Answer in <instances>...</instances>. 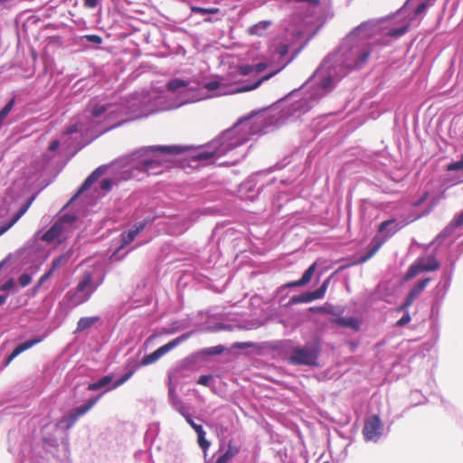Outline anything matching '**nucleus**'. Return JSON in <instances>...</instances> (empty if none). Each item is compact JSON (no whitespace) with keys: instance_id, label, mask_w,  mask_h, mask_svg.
<instances>
[{"instance_id":"1","label":"nucleus","mask_w":463,"mask_h":463,"mask_svg":"<svg viewBox=\"0 0 463 463\" xmlns=\"http://www.w3.org/2000/svg\"><path fill=\"white\" fill-rule=\"evenodd\" d=\"M378 22L366 21L354 28L336 50L328 53L312 75L286 99L298 98L283 109L288 117L308 112L330 94L337 84L354 71L363 69L373 52L371 39L381 30Z\"/></svg>"},{"instance_id":"2","label":"nucleus","mask_w":463,"mask_h":463,"mask_svg":"<svg viewBox=\"0 0 463 463\" xmlns=\"http://www.w3.org/2000/svg\"><path fill=\"white\" fill-rule=\"evenodd\" d=\"M255 115V112H251L249 116L241 118L232 128L222 131L217 138L198 148L181 145L143 146L132 154L134 160L137 161L135 167L148 175H157L167 167L165 156L184 152H188L193 162H198L201 165L214 164L221 156L245 145L253 134L268 133L269 125L263 120L260 122L259 129L252 128L250 120Z\"/></svg>"},{"instance_id":"3","label":"nucleus","mask_w":463,"mask_h":463,"mask_svg":"<svg viewBox=\"0 0 463 463\" xmlns=\"http://www.w3.org/2000/svg\"><path fill=\"white\" fill-rule=\"evenodd\" d=\"M166 89L167 93L160 92L146 95L140 100L135 101L132 107L138 103V117H147L156 112L175 109L203 99L197 90L189 87L188 81L178 78L169 80Z\"/></svg>"},{"instance_id":"4","label":"nucleus","mask_w":463,"mask_h":463,"mask_svg":"<svg viewBox=\"0 0 463 463\" xmlns=\"http://www.w3.org/2000/svg\"><path fill=\"white\" fill-rule=\"evenodd\" d=\"M281 346L288 353V362L295 366H318V359L322 352V339L316 335L303 345H293L291 340H285Z\"/></svg>"},{"instance_id":"5","label":"nucleus","mask_w":463,"mask_h":463,"mask_svg":"<svg viewBox=\"0 0 463 463\" xmlns=\"http://www.w3.org/2000/svg\"><path fill=\"white\" fill-rule=\"evenodd\" d=\"M224 350L225 346L222 345L202 348L180 360L172 372H174V375L178 374L183 377L184 376V371L193 370L207 362L211 357L222 354Z\"/></svg>"},{"instance_id":"6","label":"nucleus","mask_w":463,"mask_h":463,"mask_svg":"<svg viewBox=\"0 0 463 463\" xmlns=\"http://www.w3.org/2000/svg\"><path fill=\"white\" fill-rule=\"evenodd\" d=\"M401 228L402 226L396 222L394 219L382 222L378 226L377 234L373 237L367 251L359 256L358 262L364 263L369 260L380 250L385 241L393 236Z\"/></svg>"},{"instance_id":"7","label":"nucleus","mask_w":463,"mask_h":463,"mask_svg":"<svg viewBox=\"0 0 463 463\" xmlns=\"http://www.w3.org/2000/svg\"><path fill=\"white\" fill-rule=\"evenodd\" d=\"M99 284L100 281L94 283L92 274L86 271L83 273L76 288L68 291L65 298L71 306H79L90 299V296L95 292Z\"/></svg>"},{"instance_id":"8","label":"nucleus","mask_w":463,"mask_h":463,"mask_svg":"<svg viewBox=\"0 0 463 463\" xmlns=\"http://www.w3.org/2000/svg\"><path fill=\"white\" fill-rule=\"evenodd\" d=\"M383 432V424L377 414L368 417L363 428V435L365 441L377 442Z\"/></svg>"},{"instance_id":"9","label":"nucleus","mask_w":463,"mask_h":463,"mask_svg":"<svg viewBox=\"0 0 463 463\" xmlns=\"http://www.w3.org/2000/svg\"><path fill=\"white\" fill-rule=\"evenodd\" d=\"M116 111L115 107L110 103H100L99 97H94L88 102L85 112L92 119H98L102 116H107Z\"/></svg>"},{"instance_id":"10","label":"nucleus","mask_w":463,"mask_h":463,"mask_svg":"<svg viewBox=\"0 0 463 463\" xmlns=\"http://www.w3.org/2000/svg\"><path fill=\"white\" fill-rule=\"evenodd\" d=\"M316 269H317V262H314L304 271V273L302 274V276L299 279L287 282V283L281 285L280 287H279L276 290L277 296L284 298L286 296L285 291L287 288H302V287H305L306 285H307L311 281V279L315 274Z\"/></svg>"},{"instance_id":"11","label":"nucleus","mask_w":463,"mask_h":463,"mask_svg":"<svg viewBox=\"0 0 463 463\" xmlns=\"http://www.w3.org/2000/svg\"><path fill=\"white\" fill-rule=\"evenodd\" d=\"M463 226V210L457 213L452 221L436 236L433 243L441 245L444 241L450 237L456 228Z\"/></svg>"},{"instance_id":"12","label":"nucleus","mask_w":463,"mask_h":463,"mask_svg":"<svg viewBox=\"0 0 463 463\" xmlns=\"http://www.w3.org/2000/svg\"><path fill=\"white\" fill-rule=\"evenodd\" d=\"M42 340L43 339L41 337H33L16 345L13 351L5 358L4 366H8L15 357H17L23 352L30 349L36 344H39L40 342H42Z\"/></svg>"},{"instance_id":"13","label":"nucleus","mask_w":463,"mask_h":463,"mask_svg":"<svg viewBox=\"0 0 463 463\" xmlns=\"http://www.w3.org/2000/svg\"><path fill=\"white\" fill-rule=\"evenodd\" d=\"M454 270H455V261L454 260H452L450 262V265L449 267H447L443 269L441 278H440L438 285L436 286L437 293L438 294L441 293L442 297H444L447 294V292L451 285V280H452V276H453Z\"/></svg>"},{"instance_id":"14","label":"nucleus","mask_w":463,"mask_h":463,"mask_svg":"<svg viewBox=\"0 0 463 463\" xmlns=\"http://www.w3.org/2000/svg\"><path fill=\"white\" fill-rule=\"evenodd\" d=\"M263 175H265V171H260L250 175L244 182L241 184L240 191L245 193L256 192L257 194H260L266 184H260L258 187L256 186L258 184L259 177L262 176Z\"/></svg>"},{"instance_id":"15","label":"nucleus","mask_w":463,"mask_h":463,"mask_svg":"<svg viewBox=\"0 0 463 463\" xmlns=\"http://www.w3.org/2000/svg\"><path fill=\"white\" fill-rule=\"evenodd\" d=\"M114 379V376L112 373L106 374L99 379H98L95 382L90 383L87 386L88 391L96 392L99 390H103L99 394L101 396L110 392L111 390H109V388L112 385V380Z\"/></svg>"},{"instance_id":"16","label":"nucleus","mask_w":463,"mask_h":463,"mask_svg":"<svg viewBox=\"0 0 463 463\" xmlns=\"http://www.w3.org/2000/svg\"><path fill=\"white\" fill-rule=\"evenodd\" d=\"M194 331L192 330V331L185 332V333L180 335L176 338H175V339L171 340L170 342L158 347L157 351L159 352L161 356L165 355V354H167L168 352H170L171 350H173L174 348L178 346L180 344H182L184 341H186L187 339H189L194 335Z\"/></svg>"},{"instance_id":"17","label":"nucleus","mask_w":463,"mask_h":463,"mask_svg":"<svg viewBox=\"0 0 463 463\" xmlns=\"http://www.w3.org/2000/svg\"><path fill=\"white\" fill-rule=\"evenodd\" d=\"M100 398L101 394L91 396L88 398L83 404L72 408L71 411L80 419V417L84 416L88 411H90L99 401Z\"/></svg>"},{"instance_id":"18","label":"nucleus","mask_w":463,"mask_h":463,"mask_svg":"<svg viewBox=\"0 0 463 463\" xmlns=\"http://www.w3.org/2000/svg\"><path fill=\"white\" fill-rule=\"evenodd\" d=\"M321 299L316 290H307L299 295L292 296L288 305H298L302 303H310L314 300Z\"/></svg>"},{"instance_id":"19","label":"nucleus","mask_w":463,"mask_h":463,"mask_svg":"<svg viewBox=\"0 0 463 463\" xmlns=\"http://www.w3.org/2000/svg\"><path fill=\"white\" fill-rule=\"evenodd\" d=\"M65 231L63 227L61 226V222H57L56 221L50 226V228L43 233V241L51 243L57 240Z\"/></svg>"},{"instance_id":"20","label":"nucleus","mask_w":463,"mask_h":463,"mask_svg":"<svg viewBox=\"0 0 463 463\" xmlns=\"http://www.w3.org/2000/svg\"><path fill=\"white\" fill-rule=\"evenodd\" d=\"M333 322L341 327L352 328L358 331L361 326V322L354 317H339L333 319Z\"/></svg>"},{"instance_id":"21","label":"nucleus","mask_w":463,"mask_h":463,"mask_svg":"<svg viewBox=\"0 0 463 463\" xmlns=\"http://www.w3.org/2000/svg\"><path fill=\"white\" fill-rule=\"evenodd\" d=\"M78 420L79 418L75 416L70 410L57 420L56 426L58 428L68 430H71Z\"/></svg>"},{"instance_id":"22","label":"nucleus","mask_w":463,"mask_h":463,"mask_svg":"<svg viewBox=\"0 0 463 463\" xmlns=\"http://www.w3.org/2000/svg\"><path fill=\"white\" fill-rule=\"evenodd\" d=\"M95 182L96 178L94 177V175H90L80 185V187L77 189L75 194L71 196V198L68 201L64 207H67L69 204L76 201L82 194L88 191Z\"/></svg>"},{"instance_id":"23","label":"nucleus","mask_w":463,"mask_h":463,"mask_svg":"<svg viewBox=\"0 0 463 463\" xmlns=\"http://www.w3.org/2000/svg\"><path fill=\"white\" fill-rule=\"evenodd\" d=\"M240 452V448L233 446L232 441L228 443V447L224 452L220 454L215 463H228L232 458H234Z\"/></svg>"},{"instance_id":"24","label":"nucleus","mask_w":463,"mask_h":463,"mask_svg":"<svg viewBox=\"0 0 463 463\" xmlns=\"http://www.w3.org/2000/svg\"><path fill=\"white\" fill-rule=\"evenodd\" d=\"M181 378L178 374L174 375V372H169L168 373V401L169 403L180 399L176 392L177 383H175L173 381H178Z\"/></svg>"},{"instance_id":"25","label":"nucleus","mask_w":463,"mask_h":463,"mask_svg":"<svg viewBox=\"0 0 463 463\" xmlns=\"http://www.w3.org/2000/svg\"><path fill=\"white\" fill-rule=\"evenodd\" d=\"M60 144L61 143L59 139H54L49 144L48 150L44 152L42 156L43 166H47L51 164L52 160L54 157V154L60 146Z\"/></svg>"},{"instance_id":"26","label":"nucleus","mask_w":463,"mask_h":463,"mask_svg":"<svg viewBox=\"0 0 463 463\" xmlns=\"http://www.w3.org/2000/svg\"><path fill=\"white\" fill-rule=\"evenodd\" d=\"M419 260H421V266L424 272L437 270L440 266V263L433 255H428L426 258L419 257Z\"/></svg>"},{"instance_id":"27","label":"nucleus","mask_w":463,"mask_h":463,"mask_svg":"<svg viewBox=\"0 0 463 463\" xmlns=\"http://www.w3.org/2000/svg\"><path fill=\"white\" fill-rule=\"evenodd\" d=\"M99 320V317H80L77 323V327L74 333L82 332L90 328Z\"/></svg>"},{"instance_id":"28","label":"nucleus","mask_w":463,"mask_h":463,"mask_svg":"<svg viewBox=\"0 0 463 463\" xmlns=\"http://www.w3.org/2000/svg\"><path fill=\"white\" fill-rule=\"evenodd\" d=\"M421 272H424L421 266V260H420L419 258H417L416 260L412 264H411V266L407 269L403 280L409 281Z\"/></svg>"},{"instance_id":"29","label":"nucleus","mask_w":463,"mask_h":463,"mask_svg":"<svg viewBox=\"0 0 463 463\" xmlns=\"http://www.w3.org/2000/svg\"><path fill=\"white\" fill-rule=\"evenodd\" d=\"M271 25L270 21H260L253 25H251L248 32L250 35L262 36L266 30Z\"/></svg>"},{"instance_id":"30","label":"nucleus","mask_w":463,"mask_h":463,"mask_svg":"<svg viewBox=\"0 0 463 463\" xmlns=\"http://www.w3.org/2000/svg\"><path fill=\"white\" fill-rule=\"evenodd\" d=\"M410 27V23L405 22L402 25L398 27H392L387 30V32L384 33V36L392 37V38H399L402 35H404Z\"/></svg>"},{"instance_id":"31","label":"nucleus","mask_w":463,"mask_h":463,"mask_svg":"<svg viewBox=\"0 0 463 463\" xmlns=\"http://www.w3.org/2000/svg\"><path fill=\"white\" fill-rule=\"evenodd\" d=\"M432 5V3H428L426 1H423V2H420L414 9L412 12L409 13L408 14V11H406L405 14H403L402 15H407L409 17L410 20H413L415 18H417L419 15H420L421 14H424L426 12V10L428 9L429 6ZM409 10V8L407 9ZM399 15H402L401 14L398 13Z\"/></svg>"},{"instance_id":"32","label":"nucleus","mask_w":463,"mask_h":463,"mask_svg":"<svg viewBox=\"0 0 463 463\" xmlns=\"http://www.w3.org/2000/svg\"><path fill=\"white\" fill-rule=\"evenodd\" d=\"M137 235V230H133L132 228L129 229L128 231L123 232L121 234V246L113 253V256H115L118 251L120 250L121 248H124L126 247L127 245L130 244L136 238V236Z\"/></svg>"},{"instance_id":"33","label":"nucleus","mask_w":463,"mask_h":463,"mask_svg":"<svg viewBox=\"0 0 463 463\" xmlns=\"http://www.w3.org/2000/svg\"><path fill=\"white\" fill-rule=\"evenodd\" d=\"M71 258V251H67L66 253L61 254L52 259V263L48 270L53 274V272L58 269L62 263L67 261Z\"/></svg>"},{"instance_id":"34","label":"nucleus","mask_w":463,"mask_h":463,"mask_svg":"<svg viewBox=\"0 0 463 463\" xmlns=\"http://www.w3.org/2000/svg\"><path fill=\"white\" fill-rule=\"evenodd\" d=\"M78 221V216L75 213H64L56 222H61V226L64 230L71 228Z\"/></svg>"},{"instance_id":"35","label":"nucleus","mask_w":463,"mask_h":463,"mask_svg":"<svg viewBox=\"0 0 463 463\" xmlns=\"http://www.w3.org/2000/svg\"><path fill=\"white\" fill-rule=\"evenodd\" d=\"M158 433H159L158 423L150 424L145 433V436H144L145 442L152 444L154 442L155 439L156 438V436L158 435Z\"/></svg>"},{"instance_id":"36","label":"nucleus","mask_w":463,"mask_h":463,"mask_svg":"<svg viewBox=\"0 0 463 463\" xmlns=\"http://www.w3.org/2000/svg\"><path fill=\"white\" fill-rule=\"evenodd\" d=\"M16 99L14 96L11 98L6 104L0 109V127H2L4 120L8 116V114L12 111L15 105Z\"/></svg>"},{"instance_id":"37","label":"nucleus","mask_w":463,"mask_h":463,"mask_svg":"<svg viewBox=\"0 0 463 463\" xmlns=\"http://www.w3.org/2000/svg\"><path fill=\"white\" fill-rule=\"evenodd\" d=\"M196 434H197V443H198V446L202 449V450L203 451L204 456H205L206 455V451L209 449L211 443L206 439V432L203 430V428L202 430H199V431H197Z\"/></svg>"},{"instance_id":"38","label":"nucleus","mask_w":463,"mask_h":463,"mask_svg":"<svg viewBox=\"0 0 463 463\" xmlns=\"http://www.w3.org/2000/svg\"><path fill=\"white\" fill-rule=\"evenodd\" d=\"M142 366L144 365L141 364V360L138 361L136 358H129L126 363L125 371L132 376Z\"/></svg>"},{"instance_id":"39","label":"nucleus","mask_w":463,"mask_h":463,"mask_svg":"<svg viewBox=\"0 0 463 463\" xmlns=\"http://www.w3.org/2000/svg\"><path fill=\"white\" fill-rule=\"evenodd\" d=\"M172 405V407L176 411H178L184 418V415H188L190 412V407L188 405H186L183 401L182 399H178L175 402H173L172 403H170Z\"/></svg>"},{"instance_id":"40","label":"nucleus","mask_w":463,"mask_h":463,"mask_svg":"<svg viewBox=\"0 0 463 463\" xmlns=\"http://www.w3.org/2000/svg\"><path fill=\"white\" fill-rule=\"evenodd\" d=\"M161 357H162L161 354H159V352L156 349L150 354H145L143 356V358L141 359V364H143L144 366L156 363Z\"/></svg>"},{"instance_id":"41","label":"nucleus","mask_w":463,"mask_h":463,"mask_svg":"<svg viewBox=\"0 0 463 463\" xmlns=\"http://www.w3.org/2000/svg\"><path fill=\"white\" fill-rule=\"evenodd\" d=\"M197 384L206 386L211 388L213 391L215 389V384L213 383V374H203L200 375L196 381Z\"/></svg>"},{"instance_id":"42","label":"nucleus","mask_w":463,"mask_h":463,"mask_svg":"<svg viewBox=\"0 0 463 463\" xmlns=\"http://www.w3.org/2000/svg\"><path fill=\"white\" fill-rule=\"evenodd\" d=\"M43 443L46 445L47 451H52L59 447L58 439L51 434H47L45 438H43Z\"/></svg>"},{"instance_id":"43","label":"nucleus","mask_w":463,"mask_h":463,"mask_svg":"<svg viewBox=\"0 0 463 463\" xmlns=\"http://www.w3.org/2000/svg\"><path fill=\"white\" fill-rule=\"evenodd\" d=\"M308 310L311 313L334 314V307L329 304H326L324 306L310 307Z\"/></svg>"},{"instance_id":"44","label":"nucleus","mask_w":463,"mask_h":463,"mask_svg":"<svg viewBox=\"0 0 463 463\" xmlns=\"http://www.w3.org/2000/svg\"><path fill=\"white\" fill-rule=\"evenodd\" d=\"M33 200L34 196H32L21 206V208L12 217L14 222H16L26 213Z\"/></svg>"},{"instance_id":"45","label":"nucleus","mask_w":463,"mask_h":463,"mask_svg":"<svg viewBox=\"0 0 463 463\" xmlns=\"http://www.w3.org/2000/svg\"><path fill=\"white\" fill-rule=\"evenodd\" d=\"M192 12L194 14H215L220 13V9L218 7H210V8H204L201 6H193Z\"/></svg>"},{"instance_id":"46","label":"nucleus","mask_w":463,"mask_h":463,"mask_svg":"<svg viewBox=\"0 0 463 463\" xmlns=\"http://www.w3.org/2000/svg\"><path fill=\"white\" fill-rule=\"evenodd\" d=\"M132 376L126 372L122 376L118 378L116 381L112 380V385L109 388V390H115L116 388H118V387L121 386L122 384H124Z\"/></svg>"},{"instance_id":"47","label":"nucleus","mask_w":463,"mask_h":463,"mask_svg":"<svg viewBox=\"0 0 463 463\" xmlns=\"http://www.w3.org/2000/svg\"><path fill=\"white\" fill-rule=\"evenodd\" d=\"M132 376L126 372L122 376L118 378L116 381L112 380V385L109 388V390H115L116 388H118V387L121 386L122 384H124Z\"/></svg>"},{"instance_id":"48","label":"nucleus","mask_w":463,"mask_h":463,"mask_svg":"<svg viewBox=\"0 0 463 463\" xmlns=\"http://www.w3.org/2000/svg\"><path fill=\"white\" fill-rule=\"evenodd\" d=\"M402 313V317L397 320V322L395 323V326L397 327H403L405 326L406 325H408L411 320V317L410 315V312L409 311H401Z\"/></svg>"},{"instance_id":"49","label":"nucleus","mask_w":463,"mask_h":463,"mask_svg":"<svg viewBox=\"0 0 463 463\" xmlns=\"http://www.w3.org/2000/svg\"><path fill=\"white\" fill-rule=\"evenodd\" d=\"M279 71V70H276V71H272V72H270V73L266 74L265 76H263V77L261 78V80H257V81H256L253 85H251V86H246V87H244V88H243V90H253V89L258 88L263 80H266L270 79L272 76H274V75H275L276 73H278Z\"/></svg>"},{"instance_id":"50","label":"nucleus","mask_w":463,"mask_h":463,"mask_svg":"<svg viewBox=\"0 0 463 463\" xmlns=\"http://www.w3.org/2000/svg\"><path fill=\"white\" fill-rule=\"evenodd\" d=\"M114 185L113 180L111 178L106 177L102 179L99 183V188L105 193H109L112 190Z\"/></svg>"},{"instance_id":"51","label":"nucleus","mask_w":463,"mask_h":463,"mask_svg":"<svg viewBox=\"0 0 463 463\" xmlns=\"http://www.w3.org/2000/svg\"><path fill=\"white\" fill-rule=\"evenodd\" d=\"M83 39H85L88 43L94 45H99L102 43V38L98 34H86L83 36Z\"/></svg>"},{"instance_id":"52","label":"nucleus","mask_w":463,"mask_h":463,"mask_svg":"<svg viewBox=\"0 0 463 463\" xmlns=\"http://www.w3.org/2000/svg\"><path fill=\"white\" fill-rule=\"evenodd\" d=\"M331 277L326 278L322 284L319 286L318 288L316 289L317 293L320 297V298H323L326 295V292L327 290L328 285L330 283Z\"/></svg>"},{"instance_id":"53","label":"nucleus","mask_w":463,"mask_h":463,"mask_svg":"<svg viewBox=\"0 0 463 463\" xmlns=\"http://www.w3.org/2000/svg\"><path fill=\"white\" fill-rule=\"evenodd\" d=\"M184 420L195 432L199 431V430H202L203 428L202 424L196 423L194 421V417L191 413H189L188 415H184Z\"/></svg>"},{"instance_id":"54","label":"nucleus","mask_w":463,"mask_h":463,"mask_svg":"<svg viewBox=\"0 0 463 463\" xmlns=\"http://www.w3.org/2000/svg\"><path fill=\"white\" fill-rule=\"evenodd\" d=\"M461 169H463V155L459 160L453 161L447 165L448 171H458Z\"/></svg>"},{"instance_id":"55","label":"nucleus","mask_w":463,"mask_h":463,"mask_svg":"<svg viewBox=\"0 0 463 463\" xmlns=\"http://www.w3.org/2000/svg\"><path fill=\"white\" fill-rule=\"evenodd\" d=\"M289 46L287 43H280L276 48V52L280 58L287 56Z\"/></svg>"},{"instance_id":"56","label":"nucleus","mask_w":463,"mask_h":463,"mask_svg":"<svg viewBox=\"0 0 463 463\" xmlns=\"http://www.w3.org/2000/svg\"><path fill=\"white\" fill-rule=\"evenodd\" d=\"M241 74L250 75L255 73L253 64H242L239 68Z\"/></svg>"},{"instance_id":"57","label":"nucleus","mask_w":463,"mask_h":463,"mask_svg":"<svg viewBox=\"0 0 463 463\" xmlns=\"http://www.w3.org/2000/svg\"><path fill=\"white\" fill-rule=\"evenodd\" d=\"M103 0H83V5L86 8L95 9L100 7Z\"/></svg>"},{"instance_id":"58","label":"nucleus","mask_w":463,"mask_h":463,"mask_svg":"<svg viewBox=\"0 0 463 463\" xmlns=\"http://www.w3.org/2000/svg\"><path fill=\"white\" fill-rule=\"evenodd\" d=\"M108 168L109 166L107 165H101L99 167H97L90 175H94L97 181L101 175H103L107 172Z\"/></svg>"},{"instance_id":"59","label":"nucleus","mask_w":463,"mask_h":463,"mask_svg":"<svg viewBox=\"0 0 463 463\" xmlns=\"http://www.w3.org/2000/svg\"><path fill=\"white\" fill-rule=\"evenodd\" d=\"M413 302L414 300L406 296L403 303L396 308V311H409L408 309Z\"/></svg>"},{"instance_id":"60","label":"nucleus","mask_w":463,"mask_h":463,"mask_svg":"<svg viewBox=\"0 0 463 463\" xmlns=\"http://www.w3.org/2000/svg\"><path fill=\"white\" fill-rule=\"evenodd\" d=\"M430 278H425L420 280H419L413 287L421 293L423 289L427 287V285L430 283Z\"/></svg>"},{"instance_id":"61","label":"nucleus","mask_w":463,"mask_h":463,"mask_svg":"<svg viewBox=\"0 0 463 463\" xmlns=\"http://www.w3.org/2000/svg\"><path fill=\"white\" fill-rule=\"evenodd\" d=\"M19 284L24 288L28 286L32 281V276L28 273H23L18 279Z\"/></svg>"},{"instance_id":"62","label":"nucleus","mask_w":463,"mask_h":463,"mask_svg":"<svg viewBox=\"0 0 463 463\" xmlns=\"http://www.w3.org/2000/svg\"><path fill=\"white\" fill-rule=\"evenodd\" d=\"M52 276V274L47 269L41 277L40 279H38L36 285H35V289H38L45 281H47Z\"/></svg>"},{"instance_id":"63","label":"nucleus","mask_w":463,"mask_h":463,"mask_svg":"<svg viewBox=\"0 0 463 463\" xmlns=\"http://www.w3.org/2000/svg\"><path fill=\"white\" fill-rule=\"evenodd\" d=\"M15 286L14 280L13 279H7L2 286L1 290L3 291H10Z\"/></svg>"},{"instance_id":"64","label":"nucleus","mask_w":463,"mask_h":463,"mask_svg":"<svg viewBox=\"0 0 463 463\" xmlns=\"http://www.w3.org/2000/svg\"><path fill=\"white\" fill-rule=\"evenodd\" d=\"M253 66L255 73H260L267 69L268 63L266 61H259L253 64Z\"/></svg>"}]
</instances>
